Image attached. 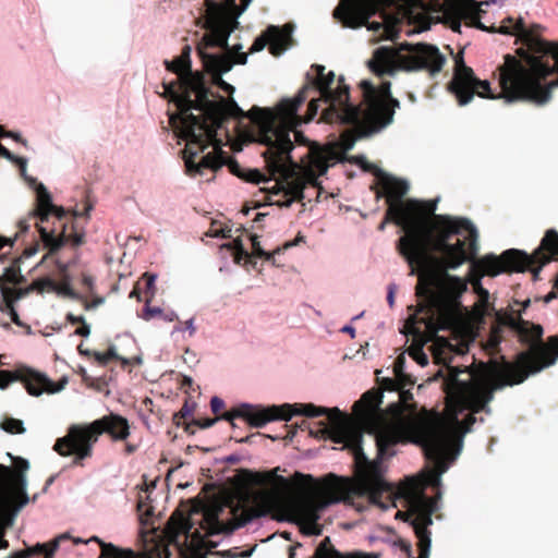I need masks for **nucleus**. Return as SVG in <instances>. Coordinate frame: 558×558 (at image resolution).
<instances>
[{"instance_id":"1","label":"nucleus","mask_w":558,"mask_h":558,"mask_svg":"<svg viewBox=\"0 0 558 558\" xmlns=\"http://www.w3.org/2000/svg\"><path fill=\"white\" fill-rule=\"evenodd\" d=\"M398 392V402L389 404L386 413L379 415L377 456L374 460H369L363 451L362 432L352 427L338 408H326L327 412L324 415L327 416L329 424L320 421L314 428H310V434L315 438L330 439L351 451L356 482L351 485L347 480L330 473L322 480L315 495L298 499L291 505L293 521L308 533H320V512L328 506L341 501L349 492L367 495L373 501H377L384 492L390 490V484L385 480L384 461L396 454L395 446L407 442L410 438L422 447L426 459L434 464L437 482L447 471L442 456L457 433L436 422L418 421L408 416L407 412L415 410V405L410 404L413 393L405 388L399 389Z\"/></svg>"},{"instance_id":"2","label":"nucleus","mask_w":558,"mask_h":558,"mask_svg":"<svg viewBox=\"0 0 558 558\" xmlns=\"http://www.w3.org/2000/svg\"><path fill=\"white\" fill-rule=\"evenodd\" d=\"M551 260H558V232L549 229L545 232L538 248L531 255L523 251L510 248L501 255L488 254L472 262L469 281L481 286L484 276L495 277L502 272H522L531 270L534 280L538 278L542 267ZM558 289V272L555 279ZM508 327L518 338L519 342L529 349L518 354L514 363L490 359L480 364V375L486 379H505L498 386H513L523 383L530 374H535L555 364L558 359V335L543 341L544 329L521 317L520 311L512 307L496 314V323L490 328L488 345L496 349L502 341V329Z\"/></svg>"},{"instance_id":"3","label":"nucleus","mask_w":558,"mask_h":558,"mask_svg":"<svg viewBox=\"0 0 558 558\" xmlns=\"http://www.w3.org/2000/svg\"><path fill=\"white\" fill-rule=\"evenodd\" d=\"M541 24L527 26L522 17H506L501 24L492 26L489 33L515 36V44L521 46L515 56L506 54L499 72L500 95L496 96L488 81L478 80L472 68L464 63L462 52L454 58V71L448 84V90L454 95L460 106L468 105L475 95L482 98L502 97L507 102L531 101L537 105L547 102L553 87L546 83L553 74V41L543 38Z\"/></svg>"},{"instance_id":"4","label":"nucleus","mask_w":558,"mask_h":558,"mask_svg":"<svg viewBox=\"0 0 558 558\" xmlns=\"http://www.w3.org/2000/svg\"><path fill=\"white\" fill-rule=\"evenodd\" d=\"M435 204L408 199L388 206L378 230L387 222L402 228L397 248L411 267V275L427 267L433 253H442L445 268L457 269L473 260L478 251V233L466 218L435 215Z\"/></svg>"},{"instance_id":"5","label":"nucleus","mask_w":558,"mask_h":558,"mask_svg":"<svg viewBox=\"0 0 558 558\" xmlns=\"http://www.w3.org/2000/svg\"><path fill=\"white\" fill-rule=\"evenodd\" d=\"M194 88L198 92L199 114L194 125V134L187 143V150L197 146L198 150L207 148L210 143L217 141V131L221 129L228 118H248L258 131V142L269 147L271 167L278 168L282 158H287V151L292 147L290 133L300 135L295 129L302 124L299 108L305 102L306 88L293 99H284L278 107V112L267 108L254 106L244 112L233 100L220 98L219 101L210 100V88L202 83L201 76L194 78Z\"/></svg>"},{"instance_id":"6","label":"nucleus","mask_w":558,"mask_h":558,"mask_svg":"<svg viewBox=\"0 0 558 558\" xmlns=\"http://www.w3.org/2000/svg\"><path fill=\"white\" fill-rule=\"evenodd\" d=\"M35 190V208L19 221V231L13 239L0 235V250L5 245L13 246L14 241L26 233L33 223L37 228L44 248L48 251L47 256L57 255L66 245L76 250L84 243L85 234L78 229L75 219L88 217L93 206L87 203L83 211L66 210L52 203V197L43 183H38Z\"/></svg>"},{"instance_id":"7","label":"nucleus","mask_w":558,"mask_h":558,"mask_svg":"<svg viewBox=\"0 0 558 558\" xmlns=\"http://www.w3.org/2000/svg\"><path fill=\"white\" fill-rule=\"evenodd\" d=\"M447 372L444 383L445 391L464 409L471 411L462 422L454 417V424L452 425L437 422L457 433L456 438L447 445L442 456L445 463L448 465L449 457L452 456V459H454L456 454L459 453L463 435L469 433L476 422L474 414L482 411L489 412L488 403L494 398V391L504 386H498L502 379H484L480 375V365L472 371L450 366Z\"/></svg>"},{"instance_id":"8","label":"nucleus","mask_w":558,"mask_h":558,"mask_svg":"<svg viewBox=\"0 0 558 558\" xmlns=\"http://www.w3.org/2000/svg\"><path fill=\"white\" fill-rule=\"evenodd\" d=\"M226 506L230 508V514H232V518L228 521L220 519L225 509L223 505L215 506L205 511L202 524L205 534H202L198 530L192 531L190 519L181 512H174L167 524L169 541L179 545L181 537H183L184 544L191 538V546L197 549L215 548L217 543L207 539L208 536L232 534L236 529L243 526L251 520V515L246 510H242L241 514L238 515V512L241 510L240 505H233L232 501H229Z\"/></svg>"},{"instance_id":"9","label":"nucleus","mask_w":558,"mask_h":558,"mask_svg":"<svg viewBox=\"0 0 558 558\" xmlns=\"http://www.w3.org/2000/svg\"><path fill=\"white\" fill-rule=\"evenodd\" d=\"M102 434L113 441H125L131 435L126 417L109 413L87 425H72L64 437L58 438L53 449L60 456L74 454V464L82 465V460L92 456L93 446Z\"/></svg>"},{"instance_id":"10","label":"nucleus","mask_w":558,"mask_h":558,"mask_svg":"<svg viewBox=\"0 0 558 558\" xmlns=\"http://www.w3.org/2000/svg\"><path fill=\"white\" fill-rule=\"evenodd\" d=\"M440 257L437 259V265L442 271V277L435 282V279L425 272V268L421 269L422 272L418 275V281L415 288V294L421 300L417 304L416 314L409 317V324H415L418 318L417 314H425L426 319L422 318V323L429 325L432 324L434 316L444 306L445 302L454 303L468 289V281L448 274L451 268H445L441 263L442 253H439ZM417 269L414 274H416Z\"/></svg>"},{"instance_id":"11","label":"nucleus","mask_w":558,"mask_h":558,"mask_svg":"<svg viewBox=\"0 0 558 558\" xmlns=\"http://www.w3.org/2000/svg\"><path fill=\"white\" fill-rule=\"evenodd\" d=\"M397 60L408 71L427 70L430 74L439 73L445 64V57L435 46L427 44H402L398 50L379 47L375 50L368 66L378 76L391 74Z\"/></svg>"},{"instance_id":"12","label":"nucleus","mask_w":558,"mask_h":558,"mask_svg":"<svg viewBox=\"0 0 558 558\" xmlns=\"http://www.w3.org/2000/svg\"><path fill=\"white\" fill-rule=\"evenodd\" d=\"M335 73L329 71L325 74L324 78L312 80L299 90L296 96L306 88L305 100L310 92L317 90L319 93L318 98H312L310 100L306 114L304 117L300 116L302 123H307L316 117L320 102L326 105L322 110V121H330L340 117H344L347 121H356L359 110L352 108L353 105L350 102L349 86L344 84V78L340 76L337 88L332 89L331 86L335 82Z\"/></svg>"},{"instance_id":"13","label":"nucleus","mask_w":558,"mask_h":558,"mask_svg":"<svg viewBox=\"0 0 558 558\" xmlns=\"http://www.w3.org/2000/svg\"><path fill=\"white\" fill-rule=\"evenodd\" d=\"M201 76L202 83L206 84L205 76L202 72L190 73V75L181 76L170 83H162L163 97L174 102L178 112L169 117L170 125L178 132L179 137L185 140L186 143L192 140L194 134V125L197 116L192 113V110H198V92L194 88V78Z\"/></svg>"},{"instance_id":"14","label":"nucleus","mask_w":558,"mask_h":558,"mask_svg":"<svg viewBox=\"0 0 558 558\" xmlns=\"http://www.w3.org/2000/svg\"><path fill=\"white\" fill-rule=\"evenodd\" d=\"M327 412L324 407H317L313 403H284L282 405H271L262 408L243 403L231 411H227L216 418L225 420L234 427V418H244L253 427H262L268 422L276 420L289 421L293 415H304L306 417L323 416Z\"/></svg>"},{"instance_id":"15","label":"nucleus","mask_w":558,"mask_h":558,"mask_svg":"<svg viewBox=\"0 0 558 558\" xmlns=\"http://www.w3.org/2000/svg\"><path fill=\"white\" fill-rule=\"evenodd\" d=\"M209 146H213L214 150L203 156L198 162L195 160L196 157L206 148L198 150L197 146H194L191 151H189L187 145L185 146L183 150V159L187 174H202L204 169L217 171L222 166H227L232 174L246 182L258 184L260 182L269 181V179H267L258 169H244L234 158L228 156L221 148V140L217 138V141L210 143Z\"/></svg>"},{"instance_id":"16","label":"nucleus","mask_w":558,"mask_h":558,"mask_svg":"<svg viewBox=\"0 0 558 558\" xmlns=\"http://www.w3.org/2000/svg\"><path fill=\"white\" fill-rule=\"evenodd\" d=\"M360 86L363 90V101L359 106H362L366 121L363 133H377L392 123L400 102L391 95L390 82H383L375 88L371 82L362 81Z\"/></svg>"},{"instance_id":"17","label":"nucleus","mask_w":558,"mask_h":558,"mask_svg":"<svg viewBox=\"0 0 558 558\" xmlns=\"http://www.w3.org/2000/svg\"><path fill=\"white\" fill-rule=\"evenodd\" d=\"M206 1V16L204 27L207 33L204 34L202 40L197 47H204V51L207 48H221L226 51L222 56H231L234 60L241 51L242 45L238 44L230 47L228 39L234 28L238 26V22L226 14V10L222 5L211 0Z\"/></svg>"},{"instance_id":"18","label":"nucleus","mask_w":558,"mask_h":558,"mask_svg":"<svg viewBox=\"0 0 558 558\" xmlns=\"http://www.w3.org/2000/svg\"><path fill=\"white\" fill-rule=\"evenodd\" d=\"M293 148L294 145L292 144V147L287 151V158H282L280 161L281 165L278 168L271 167L269 163V147H267V150L263 154L269 174L271 177L279 174L282 178L284 186L283 194L284 196H290V198L283 202L277 201L272 203L280 207H290L294 201H303L305 198L304 190L308 185L312 189L317 190V197L319 196V191L322 190V186L317 182V179L314 177V174L311 173L308 175H299L294 172L295 163L292 161L290 155Z\"/></svg>"},{"instance_id":"19","label":"nucleus","mask_w":558,"mask_h":558,"mask_svg":"<svg viewBox=\"0 0 558 558\" xmlns=\"http://www.w3.org/2000/svg\"><path fill=\"white\" fill-rule=\"evenodd\" d=\"M403 494L410 502V515H414L411 524L417 537V544L426 541L430 547V531L428 526L433 524L432 515L437 508V500L426 496L420 488V483L413 478L403 488Z\"/></svg>"},{"instance_id":"20","label":"nucleus","mask_w":558,"mask_h":558,"mask_svg":"<svg viewBox=\"0 0 558 558\" xmlns=\"http://www.w3.org/2000/svg\"><path fill=\"white\" fill-rule=\"evenodd\" d=\"M15 380H20L26 391L35 397L44 392L54 393L63 389V384H54L45 375L31 369L23 372L0 371V388L4 389Z\"/></svg>"},{"instance_id":"21","label":"nucleus","mask_w":558,"mask_h":558,"mask_svg":"<svg viewBox=\"0 0 558 558\" xmlns=\"http://www.w3.org/2000/svg\"><path fill=\"white\" fill-rule=\"evenodd\" d=\"M371 8L366 0H341L333 11V17L339 20L344 27L359 28L367 26L368 29L379 31L383 24L368 23Z\"/></svg>"},{"instance_id":"22","label":"nucleus","mask_w":558,"mask_h":558,"mask_svg":"<svg viewBox=\"0 0 558 558\" xmlns=\"http://www.w3.org/2000/svg\"><path fill=\"white\" fill-rule=\"evenodd\" d=\"M197 53L205 70L211 75L213 83L219 86L223 92L232 94L234 92V87L223 81L222 74L229 72L234 64H246L247 53H240L234 60H232L231 56L208 53L204 51V47H197Z\"/></svg>"},{"instance_id":"23","label":"nucleus","mask_w":558,"mask_h":558,"mask_svg":"<svg viewBox=\"0 0 558 558\" xmlns=\"http://www.w3.org/2000/svg\"><path fill=\"white\" fill-rule=\"evenodd\" d=\"M10 485L14 486L16 490L19 507H23L28 502L24 476L13 472L9 466L0 464V511H5L13 507V495L10 492Z\"/></svg>"},{"instance_id":"24","label":"nucleus","mask_w":558,"mask_h":558,"mask_svg":"<svg viewBox=\"0 0 558 558\" xmlns=\"http://www.w3.org/2000/svg\"><path fill=\"white\" fill-rule=\"evenodd\" d=\"M383 392L376 388H373L364 392L359 401L353 404V412L361 418H369L373 421L372 432L377 442V430L379 426V415L385 414L386 410H380L383 402Z\"/></svg>"},{"instance_id":"25","label":"nucleus","mask_w":558,"mask_h":558,"mask_svg":"<svg viewBox=\"0 0 558 558\" xmlns=\"http://www.w3.org/2000/svg\"><path fill=\"white\" fill-rule=\"evenodd\" d=\"M352 108L359 110V117L356 121H347L344 117H340L337 119H332L330 121H325L326 123H340L353 125V129L345 130L340 135V144L341 148L344 151L351 150L359 138L369 136L372 133L364 134V128L366 126V121H364V112L362 110V106L353 105Z\"/></svg>"},{"instance_id":"26","label":"nucleus","mask_w":558,"mask_h":558,"mask_svg":"<svg viewBox=\"0 0 558 558\" xmlns=\"http://www.w3.org/2000/svg\"><path fill=\"white\" fill-rule=\"evenodd\" d=\"M381 189L386 193L387 203L388 206L390 204H398L400 202H407L408 199L403 201V196L408 193L409 185L407 182L388 177L383 175L381 177Z\"/></svg>"},{"instance_id":"27","label":"nucleus","mask_w":558,"mask_h":558,"mask_svg":"<svg viewBox=\"0 0 558 558\" xmlns=\"http://www.w3.org/2000/svg\"><path fill=\"white\" fill-rule=\"evenodd\" d=\"M90 541H95L99 544L101 553L100 558H146L144 555L131 549L122 548L113 545L112 543H105L97 536L90 537ZM166 558H169L168 550H165Z\"/></svg>"},{"instance_id":"28","label":"nucleus","mask_w":558,"mask_h":558,"mask_svg":"<svg viewBox=\"0 0 558 558\" xmlns=\"http://www.w3.org/2000/svg\"><path fill=\"white\" fill-rule=\"evenodd\" d=\"M267 38H269V52L272 56H280L287 49L289 34L280 29L278 26L270 25L266 29Z\"/></svg>"},{"instance_id":"29","label":"nucleus","mask_w":558,"mask_h":558,"mask_svg":"<svg viewBox=\"0 0 558 558\" xmlns=\"http://www.w3.org/2000/svg\"><path fill=\"white\" fill-rule=\"evenodd\" d=\"M23 298H25V292H21L20 290H5L4 298L0 301V311L2 313H9L11 320L17 326H21L22 323L14 308V303Z\"/></svg>"},{"instance_id":"30","label":"nucleus","mask_w":558,"mask_h":558,"mask_svg":"<svg viewBox=\"0 0 558 558\" xmlns=\"http://www.w3.org/2000/svg\"><path fill=\"white\" fill-rule=\"evenodd\" d=\"M20 263H14L4 269L2 276H0V292L1 296L4 298L5 290H20L21 288L10 287L9 284H19L20 277Z\"/></svg>"},{"instance_id":"31","label":"nucleus","mask_w":558,"mask_h":558,"mask_svg":"<svg viewBox=\"0 0 558 558\" xmlns=\"http://www.w3.org/2000/svg\"><path fill=\"white\" fill-rule=\"evenodd\" d=\"M65 538H68V535L63 534V535L54 538L50 543H45V544L38 543L33 547H28L26 550H27V553H29V557L36 555V556H44V558H52L59 547V543Z\"/></svg>"},{"instance_id":"32","label":"nucleus","mask_w":558,"mask_h":558,"mask_svg":"<svg viewBox=\"0 0 558 558\" xmlns=\"http://www.w3.org/2000/svg\"><path fill=\"white\" fill-rule=\"evenodd\" d=\"M251 241H252L253 255L256 256V257H259V258H264L267 262H271L275 265L276 264V262H275V254L280 253L282 250H287L289 247H292L293 245L296 244L299 239H296L294 242H287V243H284L282 248L278 247L277 250H275L271 253H268V252L263 250V247L260 246V243H259L258 235L253 234L251 236Z\"/></svg>"},{"instance_id":"33","label":"nucleus","mask_w":558,"mask_h":558,"mask_svg":"<svg viewBox=\"0 0 558 558\" xmlns=\"http://www.w3.org/2000/svg\"><path fill=\"white\" fill-rule=\"evenodd\" d=\"M445 14L456 20L453 29L460 28V20L466 15V5L463 0H447L445 4Z\"/></svg>"},{"instance_id":"34","label":"nucleus","mask_w":558,"mask_h":558,"mask_svg":"<svg viewBox=\"0 0 558 558\" xmlns=\"http://www.w3.org/2000/svg\"><path fill=\"white\" fill-rule=\"evenodd\" d=\"M57 288V281L51 278H40L33 281L28 287L24 289H20L21 292H25V296L28 295L33 291H37L38 293L44 292H53Z\"/></svg>"},{"instance_id":"35","label":"nucleus","mask_w":558,"mask_h":558,"mask_svg":"<svg viewBox=\"0 0 558 558\" xmlns=\"http://www.w3.org/2000/svg\"><path fill=\"white\" fill-rule=\"evenodd\" d=\"M401 380H402L401 378H397L396 376H395V378H389V377L383 378L380 380V387L377 389L381 390V392H384L385 390L399 391V389L405 388L408 386H413L415 383L414 379H409L408 381H401Z\"/></svg>"},{"instance_id":"36","label":"nucleus","mask_w":558,"mask_h":558,"mask_svg":"<svg viewBox=\"0 0 558 558\" xmlns=\"http://www.w3.org/2000/svg\"><path fill=\"white\" fill-rule=\"evenodd\" d=\"M93 356L100 365H107L111 361H121L123 365H128L126 359L120 357L114 347H110L106 352H93Z\"/></svg>"},{"instance_id":"37","label":"nucleus","mask_w":558,"mask_h":558,"mask_svg":"<svg viewBox=\"0 0 558 558\" xmlns=\"http://www.w3.org/2000/svg\"><path fill=\"white\" fill-rule=\"evenodd\" d=\"M165 65L168 71L178 74L179 75L178 78H180V80H181V76H183V75H190V73H194L191 70L190 64H185L183 61H179V57H177L172 61L166 60Z\"/></svg>"},{"instance_id":"38","label":"nucleus","mask_w":558,"mask_h":558,"mask_svg":"<svg viewBox=\"0 0 558 558\" xmlns=\"http://www.w3.org/2000/svg\"><path fill=\"white\" fill-rule=\"evenodd\" d=\"M0 427L9 434H23L25 432L23 422L13 417H7L3 420Z\"/></svg>"},{"instance_id":"39","label":"nucleus","mask_w":558,"mask_h":558,"mask_svg":"<svg viewBox=\"0 0 558 558\" xmlns=\"http://www.w3.org/2000/svg\"><path fill=\"white\" fill-rule=\"evenodd\" d=\"M196 404L190 400H185L184 404L182 405L181 410L177 412L173 415V423L177 426L182 425V420H186L187 417L192 416Z\"/></svg>"},{"instance_id":"40","label":"nucleus","mask_w":558,"mask_h":558,"mask_svg":"<svg viewBox=\"0 0 558 558\" xmlns=\"http://www.w3.org/2000/svg\"><path fill=\"white\" fill-rule=\"evenodd\" d=\"M53 292L57 293L58 295H62V296H65V298L72 299V300H76V301L83 300V295L75 292L73 290V288L71 287V283H68V282H61V281L57 282V288L54 289Z\"/></svg>"},{"instance_id":"41","label":"nucleus","mask_w":558,"mask_h":558,"mask_svg":"<svg viewBox=\"0 0 558 558\" xmlns=\"http://www.w3.org/2000/svg\"><path fill=\"white\" fill-rule=\"evenodd\" d=\"M218 418H196L192 420L190 423L184 424V429L186 433L194 434V429H192L193 426H197L199 428H208L211 427Z\"/></svg>"},{"instance_id":"42","label":"nucleus","mask_w":558,"mask_h":558,"mask_svg":"<svg viewBox=\"0 0 558 558\" xmlns=\"http://www.w3.org/2000/svg\"><path fill=\"white\" fill-rule=\"evenodd\" d=\"M56 265L58 268L60 281L71 283V276L69 274L71 262H62L61 259L57 258Z\"/></svg>"},{"instance_id":"43","label":"nucleus","mask_w":558,"mask_h":558,"mask_svg":"<svg viewBox=\"0 0 558 558\" xmlns=\"http://www.w3.org/2000/svg\"><path fill=\"white\" fill-rule=\"evenodd\" d=\"M149 300H146V305L141 314V317L145 320H150L156 317H161L163 312L160 307H151L149 306Z\"/></svg>"},{"instance_id":"44","label":"nucleus","mask_w":558,"mask_h":558,"mask_svg":"<svg viewBox=\"0 0 558 558\" xmlns=\"http://www.w3.org/2000/svg\"><path fill=\"white\" fill-rule=\"evenodd\" d=\"M269 38H267L266 31L259 35L255 40L253 41L251 48L248 49L250 53H255L262 51L266 45H268Z\"/></svg>"},{"instance_id":"45","label":"nucleus","mask_w":558,"mask_h":558,"mask_svg":"<svg viewBox=\"0 0 558 558\" xmlns=\"http://www.w3.org/2000/svg\"><path fill=\"white\" fill-rule=\"evenodd\" d=\"M233 246H234V250H235V252H234V262L236 264H239L242 258H248L250 257V254L243 247L242 241L240 239H235L233 241Z\"/></svg>"},{"instance_id":"46","label":"nucleus","mask_w":558,"mask_h":558,"mask_svg":"<svg viewBox=\"0 0 558 558\" xmlns=\"http://www.w3.org/2000/svg\"><path fill=\"white\" fill-rule=\"evenodd\" d=\"M353 160L356 165L361 166L363 168V170L368 171V172H374L376 175H379L380 171L377 170L373 163L367 162L365 157L355 156V157H353Z\"/></svg>"},{"instance_id":"47","label":"nucleus","mask_w":558,"mask_h":558,"mask_svg":"<svg viewBox=\"0 0 558 558\" xmlns=\"http://www.w3.org/2000/svg\"><path fill=\"white\" fill-rule=\"evenodd\" d=\"M554 44V48H553V51H554V57H553V74L556 73L558 74V41H553ZM550 86L554 88L558 87V77L556 80H553L550 81Z\"/></svg>"},{"instance_id":"48","label":"nucleus","mask_w":558,"mask_h":558,"mask_svg":"<svg viewBox=\"0 0 558 558\" xmlns=\"http://www.w3.org/2000/svg\"><path fill=\"white\" fill-rule=\"evenodd\" d=\"M40 244L39 242H35L32 245L24 248L23 253L20 257L15 259L16 263H21L23 258H28L34 256L39 251Z\"/></svg>"},{"instance_id":"49","label":"nucleus","mask_w":558,"mask_h":558,"mask_svg":"<svg viewBox=\"0 0 558 558\" xmlns=\"http://www.w3.org/2000/svg\"><path fill=\"white\" fill-rule=\"evenodd\" d=\"M410 355L422 366L428 363L427 355L422 351L421 348H414L410 351Z\"/></svg>"},{"instance_id":"50","label":"nucleus","mask_w":558,"mask_h":558,"mask_svg":"<svg viewBox=\"0 0 558 558\" xmlns=\"http://www.w3.org/2000/svg\"><path fill=\"white\" fill-rule=\"evenodd\" d=\"M404 357L402 355L398 356L393 363V374L397 378H401L404 376Z\"/></svg>"},{"instance_id":"51","label":"nucleus","mask_w":558,"mask_h":558,"mask_svg":"<svg viewBox=\"0 0 558 558\" xmlns=\"http://www.w3.org/2000/svg\"><path fill=\"white\" fill-rule=\"evenodd\" d=\"M142 279L145 281L146 292L150 293V295L153 296L154 293H155L156 276L155 275H149V274L145 272L143 275Z\"/></svg>"},{"instance_id":"52","label":"nucleus","mask_w":558,"mask_h":558,"mask_svg":"<svg viewBox=\"0 0 558 558\" xmlns=\"http://www.w3.org/2000/svg\"><path fill=\"white\" fill-rule=\"evenodd\" d=\"M294 480L300 485H310V484L312 485V484L316 483L315 478L311 474H303L300 472H295Z\"/></svg>"},{"instance_id":"53","label":"nucleus","mask_w":558,"mask_h":558,"mask_svg":"<svg viewBox=\"0 0 558 558\" xmlns=\"http://www.w3.org/2000/svg\"><path fill=\"white\" fill-rule=\"evenodd\" d=\"M210 408L215 414H218L225 408V401L219 397H213L210 400Z\"/></svg>"},{"instance_id":"54","label":"nucleus","mask_w":558,"mask_h":558,"mask_svg":"<svg viewBox=\"0 0 558 558\" xmlns=\"http://www.w3.org/2000/svg\"><path fill=\"white\" fill-rule=\"evenodd\" d=\"M81 302L83 303L84 308L86 311H89V310H93V308L97 307L98 305L102 304L104 303V298H96L93 301H87L83 296V300Z\"/></svg>"},{"instance_id":"55","label":"nucleus","mask_w":558,"mask_h":558,"mask_svg":"<svg viewBox=\"0 0 558 558\" xmlns=\"http://www.w3.org/2000/svg\"><path fill=\"white\" fill-rule=\"evenodd\" d=\"M82 286L88 291L94 290V278L88 274H82Z\"/></svg>"},{"instance_id":"56","label":"nucleus","mask_w":558,"mask_h":558,"mask_svg":"<svg viewBox=\"0 0 558 558\" xmlns=\"http://www.w3.org/2000/svg\"><path fill=\"white\" fill-rule=\"evenodd\" d=\"M418 557L417 558H429L430 547L428 546L426 541H423L422 544H417Z\"/></svg>"},{"instance_id":"57","label":"nucleus","mask_w":558,"mask_h":558,"mask_svg":"<svg viewBox=\"0 0 558 558\" xmlns=\"http://www.w3.org/2000/svg\"><path fill=\"white\" fill-rule=\"evenodd\" d=\"M74 333L76 336H80V337H88L89 333H90V327L89 325L86 323V320H84V323L81 324V326L78 328L75 329Z\"/></svg>"},{"instance_id":"58","label":"nucleus","mask_w":558,"mask_h":558,"mask_svg":"<svg viewBox=\"0 0 558 558\" xmlns=\"http://www.w3.org/2000/svg\"><path fill=\"white\" fill-rule=\"evenodd\" d=\"M191 47L189 45H185L181 51V54L179 56V61H183L185 64L191 65Z\"/></svg>"},{"instance_id":"59","label":"nucleus","mask_w":558,"mask_h":558,"mask_svg":"<svg viewBox=\"0 0 558 558\" xmlns=\"http://www.w3.org/2000/svg\"><path fill=\"white\" fill-rule=\"evenodd\" d=\"M0 136L10 137L15 142L23 144L24 146L27 145V142L24 138H22V136L19 133L12 131H8V133H0Z\"/></svg>"},{"instance_id":"60","label":"nucleus","mask_w":558,"mask_h":558,"mask_svg":"<svg viewBox=\"0 0 558 558\" xmlns=\"http://www.w3.org/2000/svg\"><path fill=\"white\" fill-rule=\"evenodd\" d=\"M65 318H66V322H69L72 325H77V324L81 325L85 320V318L83 316H75L72 313H69Z\"/></svg>"},{"instance_id":"61","label":"nucleus","mask_w":558,"mask_h":558,"mask_svg":"<svg viewBox=\"0 0 558 558\" xmlns=\"http://www.w3.org/2000/svg\"><path fill=\"white\" fill-rule=\"evenodd\" d=\"M399 546H400L401 550L407 554L408 558H410L412 556V546L409 542L399 541Z\"/></svg>"},{"instance_id":"62","label":"nucleus","mask_w":558,"mask_h":558,"mask_svg":"<svg viewBox=\"0 0 558 558\" xmlns=\"http://www.w3.org/2000/svg\"><path fill=\"white\" fill-rule=\"evenodd\" d=\"M0 156L8 159V160H13L15 159V155H13L7 147H4L1 143H0Z\"/></svg>"},{"instance_id":"63","label":"nucleus","mask_w":558,"mask_h":558,"mask_svg":"<svg viewBox=\"0 0 558 558\" xmlns=\"http://www.w3.org/2000/svg\"><path fill=\"white\" fill-rule=\"evenodd\" d=\"M11 161L19 166L22 173L25 172L26 165H27V160L25 158L15 156V159H13Z\"/></svg>"},{"instance_id":"64","label":"nucleus","mask_w":558,"mask_h":558,"mask_svg":"<svg viewBox=\"0 0 558 558\" xmlns=\"http://www.w3.org/2000/svg\"><path fill=\"white\" fill-rule=\"evenodd\" d=\"M283 187L284 186L282 180H278L276 184L271 187V190H269V193L274 195L283 193Z\"/></svg>"}]
</instances>
